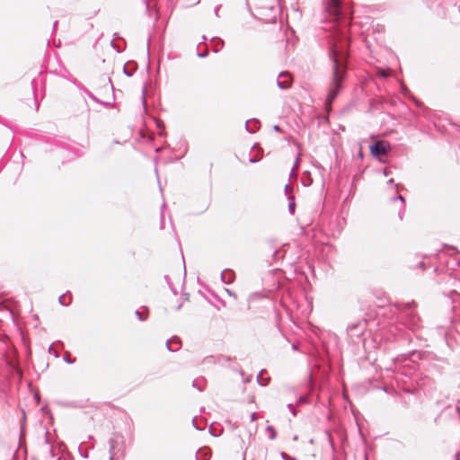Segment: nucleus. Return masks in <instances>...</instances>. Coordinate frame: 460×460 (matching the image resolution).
Here are the masks:
<instances>
[{
  "mask_svg": "<svg viewBox=\"0 0 460 460\" xmlns=\"http://www.w3.org/2000/svg\"><path fill=\"white\" fill-rule=\"evenodd\" d=\"M414 102L417 107L421 109V115L425 119L431 120L433 118V111L430 109H429L428 107L424 106V104L418 100H415Z\"/></svg>",
  "mask_w": 460,
  "mask_h": 460,
  "instance_id": "0eeeda50",
  "label": "nucleus"
},
{
  "mask_svg": "<svg viewBox=\"0 0 460 460\" xmlns=\"http://www.w3.org/2000/svg\"><path fill=\"white\" fill-rule=\"evenodd\" d=\"M195 458L196 460H209L210 450L207 447L199 449L196 453Z\"/></svg>",
  "mask_w": 460,
  "mask_h": 460,
  "instance_id": "9d476101",
  "label": "nucleus"
},
{
  "mask_svg": "<svg viewBox=\"0 0 460 460\" xmlns=\"http://www.w3.org/2000/svg\"><path fill=\"white\" fill-rule=\"evenodd\" d=\"M164 279H165V280H166L167 284L169 285V287H170L171 290H172L174 294H177V291H176V289L172 287V283H171V281H170L169 277H168L167 275H165V276H164Z\"/></svg>",
  "mask_w": 460,
  "mask_h": 460,
  "instance_id": "5701e85b",
  "label": "nucleus"
},
{
  "mask_svg": "<svg viewBox=\"0 0 460 460\" xmlns=\"http://www.w3.org/2000/svg\"><path fill=\"white\" fill-rule=\"evenodd\" d=\"M220 7H221V4H218L214 9V13H215L217 17H219V9H220Z\"/></svg>",
  "mask_w": 460,
  "mask_h": 460,
  "instance_id": "c85d7f7f",
  "label": "nucleus"
},
{
  "mask_svg": "<svg viewBox=\"0 0 460 460\" xmlns=\"http://www.w3.org/2000/svg\"><path fill=\"white\" fill-rule=\"evenodd\" d=\"M378 74L382 77H387L389 75V73L385 72V70H380Z\"/></svg>",
  "mask_w": 460,
  "mask_h": 460,
  "instance_id": "c756f323",
  "label": "nucleus"
},
{
  "mask_svg": "<svg viewBox=\"0 0 460 460\" xmlns=\"http://www.w3.org/2000/svg\"><path fill=\"white\" fill-rule=\"evenodd\" d=\"M211 41L214 42L215 52L219 51L224 46V41L219 38H212Z\"/></svg>",
  "mask_w": 460,
  "mask_h": 460,
  "instance_id": "ddd939ff",
  "label": "nucleus"
},
{
  "mask_svg": "<svg viewBox=\"0 0 460 460\" xmlns=\"http://www.w3.org/2000/svg\"><path fill=\"white\" fill-rule=\"evenodd\" d=\"M181 341L178 338L173 337L166 341V347L169 351L174 352L180 349Z\"/></svg>",
  "mask_w": 460,
  "mask_h": 460,
  "instance_id": "6e6552de",
  "label": "nucleus"
},
{
  "mask_svg": "<svg viewBox=\"0 0 460 460\" xmlns=\"http://www.w3.org/2000/svg\"><path fill=\"white\" fill-rule=\"evenodd\" d=\"M57 24H58V21H56V22H54L53 27H54V28H55V27H57Z\"/></svg>",
  "mask_w": 460,
  "mask_h": 460,
  "instance_id": "58836bf2",
  "label": "nucleus"
},
{
  "mask_svg": "<svg viewBox=\"0 0 460 460\" xmlns=\"http://www.w3.org/2000/svg\"><path fill=\"white\" fill-rule=\"evenodd\" d=\"M63 359L64 361H66L67 364H73L75 362V358H70V353L69 352H66L63 356Z\"/></svg>",
  "mask_w": 460,
  "mask_h": 460,
  "instance_id": "aec40b11",
  "label": "nucleus"
},
{
  "mask_svg": "<svg viewBox=\"0 0 460 460\" xmlns=\"http://www.w3.org/2000/svg\"><path fill=\"white\" fill-rule=\"evenodd\" d=\"M393 182H394V179H390V180L388 181V183H389V184H391V183H393Z\"/></svg>",
  "mask_w": 460,
  "mask_h": 460,
  "instance_id": "4c0bfd02",
  "label": "nucleus"
},
{
  "mask_svg": "<svg viewBox=\"0 0 460 460\" xmlns=\"http://www.w3.org/2000/svg\"><path fill=\"white\" fill-rule=\"evenodd\" d=\"M298 162H299V156H297L296 159V163H295V164H294V166L292 168V172L297 168Z\"/></svg>",
  "mask_w": 460,
  "mask_h": 460,
  "instance_id": "7c9ffc66",
  "label": "nucleus"
},
{
  "mask_svg": "<svg viewBox=\"0 0 460 460\" xmlns=\"http://www.w3.org/2000/svg\"><path fill=\"white\" fill-rule=\"evenodd\" d=\"M234 274L231 270H225L221 272V279L226 284H230L234 281Z\"/></svg>",
  "mask_w": 460,
  "mask_h": 460,
  "instance_id": "1a4fd4ad",
  "label": "nucleus"
},
{
  "mask_svg": "<svg viewBox=\"0 0 460 460\" xmlns=\"http://www.w3.org/2000/svg\"><path fill=\"white\" fill-rule=\"evenodd\" d=\"M419 266H420L422 270H425V263H424V261H420V262L419 263Z\"/></svg>",
  "mask_w": 460,
  "mask_h": 460,
  "instance_id": "c9c22d12",
  "label": "nucleus"
},
{
  "mask_svg": "<svg viewBox=\"0 0 460 460\" xmlns=\"http://www.w3.org/2000/svg\"><path fill=\"white\" fill-rule=\"evenodd\" d=\"M367 324L366 320H358L349 324L347 332L351 342L358 343L361 341V337L367 330Z\"/></svg>",
  "mask_w": 460,
  "mask_h": 460,
  "instance_id": "7ed1b4c3",
  "label": "nucleus"
},
{
  "mask_svg": "<svg viewBox=\"0 0 460 460\" xmlns=\"http://www.w3.org/2000/svg\"><path fill=\"white\" fill-rule=\"evenodd\" d=\"M58 301L63 305H68L71 303V298L66 299V295H62L58 297Z\"/></svg>",
  "mask_w": 460,
  "mask_h": 460,
  "instance_id": "6ab92c4d",
  "label": "nucleus"
},
{
  "mask_svg": "<svg viewBox=\"0 0 460 460\" xmlns=\"http://www.w3.org/2000/svg\"><path fill=\"white\" fill-rule=\"evenodd\" d=\"M389 149H390L389 145H387L384 141H378V142L371 145V146H370V152H371L372 155H374V156L385 155L388 153Z\"/></svg>",
  "mask_w": 460,
  "mask_h": 460,
  "instance_id": "423d86ee",
  "label": "nucleus"
},
{
  "mask_svg": "<svg viewBox=\"0 0 460 460\" xmlns=\"http://www.w3.org/2000/svg\"><path fill=\"white\" fill-rule=\"evenodd\" d=\"M192 424H193V426H194L198 430H203V429H204V427H200V426H198V425L196 424V417H195V418H193V420H192Z\"/></svg>",
  "mask_w": 460,
  "mask_h": 460,
  "instance_id": "cd10ccee",
  "label": "nucleus"
},
{
  "mask_svg": "<svg viewBox=\"0 0 460 460\" xmlns=\"http://www.w3.org/2000/svg\"><path fill=\"white\" fill-rule=\"evenodd\" d=\"M116 440H114L113 438H111L109 440V446H110V460H113L114 458V456H115V453H114V449H115V447H116Z\"/></svg>",
  "mask_w": 460,
  "mask_h": 460,
  "instance_id": "4468645a",
  "label": "nucleus"
},
{
  "mask_svg": "<svg viewBox=\"0 0 460 460\" xmlns=\"http://www.w3.org/2000/svg\"><path fill=\"white\" fill-rule=\"evenodd\" d=\"M455 296H457V297H458V296H459V294H458V292H457V291H456V290H452V291L450 292V298H451L453 301H456Z\"/></svg>",
  "mask_w": 460,
  "mask_h": 460,
  "instance_id": "a878e982",
  "label": "nucleus"
},
{
  "mask_svg": "<svg viewBox=\"0 0 460 460\" xmlns=\"http://www.w3.org/2000/svg\"><path fill=\"white\" fill-rule=\"evenodd\" d=\"M305 397L302 396L299 398V402H305Z\"/></svg>",
  "mask_w": 460,
  "mask_h": 460,
  "instance_id": "e433bc0d",
  "label": "nucleus"
},
{
  "mask_svg": "<svg viewBox=\"0 0 460 460\" xmlns=\"http://www.w3.org/2000/svg\"><path fill=\"white\" fill-rule=\"evenodd\" d=\"M330 38L329 51L330 58L332 60V76L325 100V108L327 111L331 110L332 102L342 88V84L346 77V60L349 45L347 31L344 30L336 28L330 35Z\"/></svg>",
  "mask_w": 460,
  "mask_h": 460,
  "instance_id": "f257e3e1",
  "label": "nucleus"
},
{
  "mask_svg": "<svg viewBox=\"0 0 460 460\" xmlns=\"http://www.w3.org/2000/svg\"><path fill=\"white\" fill-rule=\"evenodd\" d=\"M250 161H251V163H255L256 162L255 159H251Z\"/></svg>",
  "mask_w": 460,
  "mask_h": 460,
  "instance_id": "ea45409f",
  "label": "nucleus"
},
{
  "mask_svg": "<svg viewBox=\"0 0 460 460\" xmlns=\"http://www.w3.org/2000/svg\"><path fill=\"white\" fill-rule=\"evenodd\" d=\"M273 129H274L275 131H278V132H279V131H281V128H280V127H279V125H275V126L273 127Z\"/></svg>",
  "mask_w": 460,
  "mask_h": 460,
  "instance_id": "f704fd0d",
  "label": "nucleus"
},
{
  "mask_svg": "<svg viewBox=\"0 0 460 460\" xmlns=\"http://www.w3.org/2000/svg\"><path fill=\"white\" fill-rule=\"evenodd\" d=\"M288 199L290 200L289 203H288V211L290 214H295V210H296V204H295V201H294V197L293 196H289L288 197Z\"/></svg>",
  "mask_w": 460,
  "mask_h": 460,
  "instance_id": "a211bd4d",
  "label": "nucleus"
},
{
  "mask_svg": "<svg viewBox=\"0 0 460 460\" xmlns=\"http://www.w3.org/2000/svg\"><path fill=\"white\" fill-rule=\"evenodd\" d=\"M392 200L393 201H396V200H400L401 201V208H400V211H399V217L402 220V219L403 212L405 211V199H404L403 196L398 195V196H395V197L392 198Z\"/></svg>",
  "mask_w": 460,
  "mask_h": 460,
  "instance_id": "9b49d317",
  "label": "nucleus"
},
{
  "mask_svg": "<svg viewBox=\"0 0 460 460\" xmlns=\"http://www.w3.org/2000/svg\"><path fill=\"white\" fill-rule=\"evenodd\" d=\"M325 11L330 17L338 20L341 16V0H323Z\"/></svg>",
  "mask_w": 460,
  "mask_h": 460,
  "instance_id": "20e7f679",
  "label": "nucleus"
},
{
  "mask_svg": "<svg viewBox=\"0 0 460 460\" xmlns=\"http://www.w3.org/2000/svg\"><path fill=\"white\" fill-rule=\"evenodd\" d=\"M280 456L283 460H296L295 457L290 456L285 452H281Z\"/></svg>",
  "mask_w": 460,
  "mask_h": 460,
  "instance_id": "4be33fe9",
  "label": "nucleus"
},
{
  "mask_svg": "<svg viewBox=\"0 0 460 460\" xmlns=\"http://www.w3.org/2000/svg\"><path fill=\"white\" fill-rule=\"evenodd\" d=\"M226 291L228 293V295H229V296H234V298H236V295H235L234 292H232V291H231V290H229V289H226Z\"/></svg>",
  "mask_w": 460,
  "mask_h": 460,
  "instance_id": "473e14b6",
  "label": "nucleus"
},
{
  "mask_svg": "<svg viewBox=\"0 0 460 460\" xmlns=\"http://www.w3.org/2000/svg\"><path fill=\"white\" fill-rule=\"evenodd\" d=\"M192 386L198 389L199 392H202L205 389L206 381L204 379H195L192 382Z\"/></svg>",
  "mask_w": 460,
  "mask_h": 460,
  "instance_id": "f8f14e48",
  "label": "nucleus"
},
{
  "mask_svg": "<svg viewBox=\"0 0 460 460\" xmlns=\"http://www.w3.org/2000/svg\"><path fill=\"white\" fill-rule=\"evenodd\" d=\"M135 314L140 321L146 320V317L143 316V314L139 310H137Z\"/></svg>",
  "mask_w": 460,
  "mask_h": 460,
  "instance_id": "bb28decb",
  "label": "nucleus"
},
{
  "mask_svg": "<svg viewBox=\"0 0 460 460\" xmlns=\"http://www.w3.org/2000/svg\"><path fill=\"white\" fill-rule=\"evenodd\" d=\"M284 257V252H282L281 250H277L274 252L273 253V259L275 261L279 260V258H282Z\"/></svg>",
  "mask_w": 460,
  "mask_h": 460,
  "instance_id": "412c9836",
  "label": "nucleus"
},
{
  "mask_svg": "<svg viewBox=\"0 0 460 460\" xmlns=\"http://www.w3.org/2000/svg\"><path fill=\"white\" fill-rule=\"evenodd\" d=\"M207 55H208V52H207V51H205V52H201V53H198V56H199V58H205V57H207Z\"/></svg>",
  "mask_w": 460,
  "mask_h": 460,
  "instance_id": "2f4dec72",
  "label": "nucleus"
},
{
  "mask_svg": "<svg viewBox=\"0 0 460 460\" xmlns=\"http://www.w3.org/2000/svg\"><path fill=\"white\" fill-rule=\"evenodd\" d=\"M292 76L288 72H280L277 79V85L279 89L287 90L292 84Z\"/></svg>",
  "mask_w": 460,
  "mask_h": 460,
  "instance_id": "39448f33",
  "label": "nucleus"
},
{
  "mask_svg": "<svg viewBox=\"0 0 460 460\" xmlns=\"http://www.w3.org/2000/svg\"><path fill=\"white\" fill-rule=\"evenodd\" d=\"M266 431H268L270 433L269 434V438L270 440H274L277 438V432H276L275 429L272 426H267L266 427Z\"/></svg>",
  "mask_w": 460,
  "mask_h": 460,
  "instance_id": "f3484780",
  "label": "nucleus"
},
{
  "mask_svg": "<svg viewBox=\"0 0 460 460\" xmlns=\"http://www.w3.org/2000/svg\"><path fill=\"white\" fill-rule=\"evenodd\" d=\"M248 123H249V121H246L245 128H246L247 131L250 133L255 132L257 130V128H259V124H260V122L258 120L254 119L252 128H250Z\"/></svg>",
  "mask_w": 460,
  "mask_h": 460,
  "instance_id": "dca6fc26",
  "label": "nucleus"
},
{
  "mask_svg": "<svg viewBox=\"0 0 460 460\" xmlns=\"http://www.w3.org/2000/svg\"><path fill=\"white\" fill-rule=\"evenodd\" d=\"M288 410L290 411V412H291L294 416H296V409H295L294 404H292V403H288Z\"/></svg>",
  "mask_w": 460,
  "mask_h": 460,
  "instance_id": "b1692460",
  "label": "nucleus"
},
{
  "mask_svg": "<svg viewBox=\"0 0 460 460\" xmlns=\"http://www.w3.org/2000/svg\"><path fill=\"white\" fill-rule=\"evenodd\" d=\"M288 185H286L285 186V190L288 191Z\"/></svg>",
  "mask_w": 460,
  "mask_h": 460,
  "instance_id": "a19ab883",
  "label": "nucleus"
},
{
  "mask_svg": "<svg viewBox=\"0 0 460 460\" xmlns=\"http://www.w3.org/2000/svg\"><path fill=\"white\" fill-rule=\"evenodd\" d=\"M415 307L414 301L403 303L400 307L404 317L405 325L411 330H416L420 326V318L414 311Z\"/></svg>",
  "mask_w": 460,
  "mask_h": 460,
  "instance_id": "f03ea898",
  "label": "nucleus"
},
{
  "mask_svg": "<svg viewBox=\"0 0 460 460\" xmlns=\"http://www.w3.org/2000/svg\"><path fill=\"white\" fill-rule=\"evenodd\" d=\"M264 372H265L264 370H261V371L259 373L258 376H257V381H258V383H259L261 385H262V386L267 385H268V382H269V380H270V378H269V377H268V378H265V379H264V377H262V375H263V373H264Z\"/></svg>",
  "mask_w": 460,
  "mask_h": 460,
  "instance_id": "2eb2a0df",
  "label": "nucleus"
},
{
  "mask_svg": "<svg viewBox=\"0 0 460 460\" xmlns=\"http://www.w3.org/2000/svg\"><path fill=\"white\" fill-rule=\"evenodd\" d=\"M85 93H87V95L92 99L93 100L94 102H101L91 92H89L88 90H85Z\"/></svg>",
  "mask_w": 460,
  "mask_h": 460,
  "instance_id": "393cba45",
  "label": "nucleus"
},
{
  "mask_svg": "<svg viewBox=\"0 0 460 460\" xmlns=\"http://www.w3.org/2000/svg\"><path fill=\"white\" fill-rule=\"evenodd\" d=\"M256 418H257V413L256 412H253V413L251 414V420L252 421L255 420Z\"/></svg>",
  "mask_w": 460,
  "mask_h": 460,
  "instance_id": "72a5a7b5",
  "label": "nucleus"
}]
</instances>
